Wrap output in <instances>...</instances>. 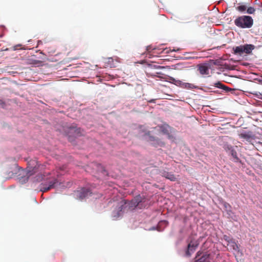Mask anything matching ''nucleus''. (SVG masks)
<instances>
[{"label":"nucleus","mask_w":262,"mask_h":262,"mask_svg":"<svg viewBox=\"0 0 262 262\" xmlns=\"http://www.w3.org/2000/svg\"><path fill=\"white\" fill-rule=\"evenodd\" d=\"M171 141H174L176 139V132L170 126L165 124V136Z\"/></svg>","instance_id":"7"},{"label":"nucleus","mask_w":262,"mask_h":262,"mask_svg":"<svg viewBox=\"0 0 262 262\" xmlns=\"http://www.w3.org/2000/svg\"><path fill=\"white\" fill-rule=\"evenodd\" d=\"M93 168L97 171L98 173H101L102 175L105 176L106 174V172L104 167L98 163H94L93 165Z\"/></svg>","instance_id":"9"},{"label":"nucleus","mask_w":262,"mask_h":262,"mask_svg":"<svg viewBox=\"0 0 262 262\" xmlns=\"http://www.w3.org/2000/svg\"><path fill=\"white\" fill-rule=\"evenodd\" d=\"M148 204L147 201L144 198H142L140 195L136 196L132 201L131 207H134L136 208L142 209L145 208Z\"/></svg>","instance_id":"4"},{"label":"nucleus","mask_w":262,"mask_h":262,"mask_svg":"<svg viewBox=\"0 0 262 262\" xmlns=\"http://www.w3.org/2000/svg\"><path fill=\"white\" fill-rule=\"evenodd\" d=\"M254 48V45L248 44L237 46L233 48L234 53L239 55H242L244 53L249 54L252 52Z\"/></svg>","instance_id":"3"},{"label":"nucleus","mask_w":262,"mask_h":262,"mask_svg":"<svg viewBox=\"0 0 262 262\" xmlns=\"http://www.w3.org/2000/svg\"><path fill=\"white\" fill-rule=\"evenodd\" d=\"M21 46L22 45L21 44H18V45H15L13 47V50L14 51L17 50L19 49V48H21Z\"/></svg>","instance_id":"21"},{"label":"nucleus","mask_w":262,"mask_h":262,"mask_svg":"<svg viewBox=\"0 0 262 262\" xmlns=\"http://www.w3.org/2000/svg\"><path fill=\"white\" fill-rule=\"evenodd\" d=\"M209 254L199 251L196 253L194 262H209Z\"/></svg>","instance_id":"6"},{"label":"nucleus","mask_w":262,"mask_h":262,"mask_svg":"<svg viewBox=\"0 0 262 262\" xmlns=\"http://www.w3.org/2000/svg\"><path fill=\"white\" fill-rule=\"evenodd\" d=\"M234 22V24L240 28H250L253 25V18L248 15L238 16Z\"/></svg>","instance_id":"1"},{"label":"nucleus","mask_w":262,"mask_h":262,"mask_svg":"<svg viewBox=\"0 0 262 262\" xmlns=\"http://www.w3.org/2000/svg\"><path fill=\"white\" fill-rule=\"evenodd\" d=\"M164 79H165V81H169L170 82H171V83H174V82H178L179 83H180V81H176L174 78H172V77H170L169 76H165V78H164Z\"/></svg>","instance_id":"15"},{"label":"nucleus","mask_w":262,"mask_h":262,"mask_svg":"<svg viewBox=\"0 0 262 262\" xmlns=\"http://www.w3.org/2000/svg\"><path fill=\"white\" fill-rule=\"evenodd\" d=\"M164 223H165V226L166 225V224L167 223V222L166 221H164Z\"/></svg>","instance_id":"28"},{"label":"nucleus","mask_w":262,"mask_h":262,"mask_svg":"<svg viewBox=\"0 0 262 262\" xmlns=\"http://www.w3.org/2000/svg\"><path fill=\"white\" fill-rule=\"evenodd\" d=\"M71 130H75V129H74V128H71Z\"/></svg>","instance_id":"27"},{"label":"nucleus","mask_w":262,"mask_h":262,"mask_svg":"<svg viewBox=\"0 0 262 262\" xmlns=\"http://www.w3.org/2000/svg\"><path fill=\"white\" fill-rule=\"evenodd\" d=\"M255 12V9L253 7H250L247 9V13L249 14H254Z\"/></svg>","instance_id":"17"},{"label":"nucleus","mask_w":262,"mask_h":262,"mask_svg":"<svg viewBox=\"0 0 262 262\" xmlns=\"http://www.w3.org/2000/svg\"><path fill=\"white\" fill-rule=\"evenodd\" d=\"M230 154L233 158V161L234 162H241V161L239 159V158L237 156V154L236 151L233 149V150H231L230 152Z\"/></svg>","instance_id":"13"},{"label":"nucleus","mask_w":262,"mask_h":262,"mask_svg":"<svg viewBox=\"0 0 262 262\" xmlns=\"http://www.w3.org/2000/svg\"><path fill=\"white\" fill-rule=\"evenodd\" d=\"M255 95H257V92H256Z\"/></svg>","instance_id":"29"},{"label":"nucleus","mask_w":262,"mask_h":262,"mask_svg":"<svg viewBox=\"0 0 262 262\" xmlns=\"http://www.w3.org/2000/svg\"><path fill=\"white\" fill-rule=\"evenodd\" d=\"M57 183V180L55 179H49L46 183L40 184V191L47 192L49 190L55 187V185Z\"/></svg>","instance_id":"5"},{"label":"nucleus","mask_w":262,"mask_h":262,"mask_svg":"<svg viewBox=\"0 0 262 262\" xmlns=\"http://www.w3.org/2000/svg\"><path fill=\"white\" fill-rule=\"evenodd\" d=\"M32 174H33V173H32V172H31V171H28V173H27L28 177H27V180H28V177H29V176H31Z\"/></svg>","instance_id":"23"},{"label":"nucleus","mask_w":262,"mask_h":262,"mask_svg":"<svg viewBox=\"0 0 262 262\" xmlns=\"http://www.w3.org/2000/svg\"><path fill=\"white\" fill-rule=\"evenodd\" d=\"M236 9L239 12H243L247 9V7L245 5H241L237 7Z\"/></svg>","instance_id":"16"},{"label":"nucleus","mask_w":262,"mask_h":262,"mask_svg":"<svg viewBox=\"0 0 262 262\" xmlns=\"http://www.w3.org/2000/svg\"><path fill=\"white\" fill-rule=\"evenodd\" d=\"M146 56H148V57L150 58L151 56L152 55L153 56H156V55H154V54L156 53V49H152L151 46H147L146 48Z\"/></svg>","instance_id":"12"},{"label":"nucleus","mask_w":262,"mask_h":262,"mask_svg":"<svg viewBox=\"0 0 262 262\" xmlns=\"http://www.w3.org/2000/svg\"><path fill=\"white\" fill-rule=\"evenodd\" d=\"M215 85L217 88H222L223 89H225L226 88V87L225 86H223L222 85V84L221 82H220L215 83Z\"/></svg>","instance_id":"20"},{"label":"nucleus","mask_w":262,"mask_h":262,"mask_svg":"<svg viewBox=\"0 0 262 262\" xmlns=\"http://www.w3.org/2000/svg\"><path fill=\"white\" fill-rule=\"evenodd\" d=\"M36 181L40 182L43 179V176L42 174H38L36 177Z\"/></svg>","instance_id":"19"},{"label":"nucleus","mask_w":262,"mask_h":262,"mask_svg":"<svg viewBox=\"0 0 262 262\" xmlns=\"http://www.w3.org/2000/svg\"><path fill=\"white\" fill-rule=\"evenodd\" d=\"M42 42V41L41 40H39L38 41V44H39L40 43Z\"/></svg>","instance_id":"26"},{"label":"nucleus","mask_w":262,"mask_h":262,"mask_svg":"<svg viewBox=\"0 0 262 262\" xmlns=\"http://www.w3.org/2000/svg\"><path fill=\"white\" fill-rule=\"evenodd\" d=\"M224 206L227 208L228 206L230 207V205L227 203H225V204H224Z\"/></svg>","instance_id":"25"},{"label":"nucleus","mask_w":262,"mask_h":262,"mask_svg":"<svg viewBox=\"0 0 262 262\" xmlns=\"http://www.w3.org/2000/svg\"><path fill=\"white\" fill-rule=\"evenodd\" d=\"M145 139L150 142H155L156 141V143H154L153 144L154 145H156L157 144H159V142L157 140V139H156L155 137L151 136L150 135L149 133H148V134H146L145 135Z\"/></svg>","instance_id":"11"},{"label":"nucleus","mask_w":262,"mask_h":262,"mask_svg":"<svg viewBox=\"0 0 262 262\" xmlns=\"http://www.w3.org/2000/svg\"><path fill=\"white\" fill-rule=\"evenodd\" d=\"M239 137L245 139L246 140H249L252 138V136L251 132L248 133H241L239 135Z\"/></svg>","instance_id":"14"},{"label":"nucleus","mask_w":262,"mask_h":262,"mask_svg":"<svg viewBox=\"0 0 262 262\" xmlns=\"http://www.w3.org/2000/svg\"><path fill=\"white\" fill-rule=\"evenodd\" d=\"M166 178L170 179L171 181H175L176 178L174 177L173 175L171 176L170 177H165Z\"/></svg>","instance_id":"22"},{"label":"nucleus","mask_w":262,"mask_h":262,"mask_svg":"<svg viewBox=\"0 0 262 262\" xmlns=\"http://www.w3.org/2000/svg\"><path fill=\"white\" fill-rule=\"evenodd\" d=\"M224 148H225V150L226 151H229V152L231 151V150L233 149V147L232 146L229 145H225Z\"/></svg>","instance_id":"18"},{"label":"nucleus","mask_w":262,"mask_h":262,"mask_svg":"<svg viewBox=\"0 0 262 262\" xmlns=\"http://www.w3.org/2000/svg\"><path fill=\"white\" fill-rule=\"evenodd\" d=\"M200 237L198 239H196L194 237V236L191 235L189 239V243L187 246V250L186 251V255L188 256H190L192 253H193L196 248L198 247L200 244Z\"/></svg>","instance_id":"2"},{"label":"nucleus","mask_w":262,"mask_h":262,"mask_svg":"<svg viewBox=\"0 0 262 262\" xmlns=\"http://www.w3.org/2000/svg\"><path fill=\"white\" fill-rule=\"evenodd\" d=\"M198 71L202 75H207L209 74V68L208 66L204 64L199 65Z\"/></svg>","instance_id":"10"},{"label":"nucleus","mask_w":262,"mask_h":262,"mask_svg":"<svg viewBox=\"0 0 262 262\" xmlns=\"http://www.w3.org/2000/svg\"><path fill=\"white\" fill-rule=\"evenodd\" d=\"M76 196L80 200H82L87 196L89 194L91 193L89 189L83 188L81 190L77 191L76 192Z\"/></svg>","instance_id":"8"},{"label":"nucleus","mask_w":262,"mask_h":262,"mask_svg":"<svg viewBox=\"0 0 262 262\" xmlns=\"http://www.w3.org/2000/svg\"><path fill=\"white\" fill-rule=\"evenodd\" d=\"M234 246H233V249L236 250V249H238V246L236 244L234 243Z\"/></svg>","instance_id":"24"}]
</instances>
